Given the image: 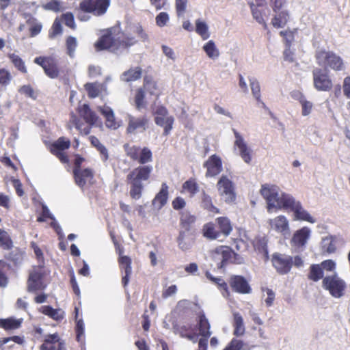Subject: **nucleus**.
Here are the masks:
<instances>
[{
	"mask_svg": "<svg viewBox=\"0 0 350 350\" xmlns=\"http://www.w3.org/2000/svg\"><path fill=\"white\" fill-rule=\"evenodd\" d=\"M295 214V217L297 220L306 221L310 223H314L315 219L306 211L304 209L299 203L298 206L293 211Z\"/></svg>",
	"mask_w": 350,
	"mask_h": 350,
	"instance_id": "obj_39",
	"label": "nucleus"
},
{
	"mask_svg": "<svg viewBox=\"0 0 350 350\" xmlns=\"http://www.w3.org/2000/svg\"><path fill=\"white\" fill-rule=\"evenodd\" d=\"M202 234L204 237L211 240L216 239L220 235V232L215 230L214 224L211 222L207 223L203 226Z\"/></svg>",
	"mask_w": 350,
	"mask_h": 350,
	"instance_id": "obj_41",
	"label": "nucleus"
},
{
	"mask_svg": "<svg viewBox=\"0 0 350 350\" xmlns=\"http://www.w3.org/2000/svg\"><path fill=\"white\" fill-rule=\"evenodd\" d=\"M98 111L105 118L106 127L113 130L120 127V124L116 120L113 111L110 107L107 105L99 107Z\"/></svg>",
	"mask_w": 350,
	"mask_h": 350,
	"instance_id": "obj_23",
	"label": "nucleus"
},
{
	"mask_svg": "<svg viewBox=\"0 0 350 350\" xmlns=\"http://www.w3.org/2000/svg\"><path fill=\"white\" fill-rule=\"evenodd\" d=\"M33 62L42 68L48 77L57 79L61 75L62 70L59 67V62L54 56L36 57Z\"/></svg>",
	"mask_w": 350,
	"mask_h": 350,
	"instance_id": "obj_6",
	"label": "nucleus"
},
{
	"mask_svg": "<svg viewBox=\"0 0 350 350\" xmlns=\"http://www.w3.org/2000/svg\"><path fill=\"white\" fill-rule=\"evenodd\" d=\"M203 167L206 169V177H213L223 170L221 159L217 154H213L204 163Z\"/></svg>",
	"mask_w": 350,
	"mask_h": 350,
	"instance_id": "obj_18",
	"label": "nucleus"
},
{
	"mask_svg": "<svg viewBox=\"0 0 350 350\" xmlns=\"http://www.w3.org/2000/svg\"><path fill=\"white\" fill-rule=\"evenodd\" d=\"M203 49L210 58L213 59L219 56V51L213 40H209L206 44H204Z\"/></svg>",
	"mask_w": 350,
	"mask_h": 350,
	"instance_id": "obj_52",
	"label": "nucleus"
},
{
	"mask_svg": "<svg viewBox=\"0 0 350 350\" xmlns=\"http://www.w3.org/2000/svg\"><path fill=\"white\" fill-rule=\"evenodd\" d=\"M128 124L126 127L127 133H135L136 131H145L149 124V120L146 116L135 117L129 115L128 117Z\"/></svg>",
	"mask_w": 350,
	"mask_h": 350,
	"instance_id": "obj_16",
	"label": "nucleus"
},
{
	"mask_svg": "<svg viewBox=\"0 0 350 350\" xmlns=\"http://www.w3.org/2000/svg\"><path fill=\"white\" fill-rule=\"evenodd\" d=\"M64 342L60 339L57 333L48 334L45 336L40 350H63Z\"/></svg>",
	"mask_w": 350,
	"mask_h": 350,
	"instance_id": "obj_19",
	"label": "nucleus"
},
{
	"mask_svg": "<svg viewBox=\"0 0 350 350\" xmlns=\"http://www.w3.org/2000/svg\"><path fill=\"white\" fill-rule=\"evenodd\" d=\"M156 24L157 26L162 27L167 25L169 21V15L167 12H160L155 18Z\"/></svg>",
	"mask_w": 350,
	"mask_h": 350,
	"instance_id": "obj_62",
	"label": "nucleus"
},
{
	"mask_svg": "<svg viewBox=\"0 0 350 350\" xmlns=\"http://www.w3.org/2000/svg\"><path fill=\"white\" fill-rule=\"evenodd\" d=\"M314 57L317 64L325 68H330L334 71H340L345 69L342 58L334 51L321 49L316 51Z\"/></svg>",
	"mask_w": 350,
	"mask_h": 350,
	"instance_id": "obj_5",
	"label": "nucleus"
},
{
	"mask_svg": "<svg viewBox=\"0 0 350 350\" xmlns=\"http://www.w3.org/2000/svg\"><path fill=\"white\" fill-rule=\"evenodd\" d=\"M229 285L232 291L239 294H249L252 288L247 280L239 275H232L228 280Z\"/></svg>",
	"mask_w": 350,
	"mask_h": 350,
	"instance_id": "obj_15",
	"label": "nucleus"
},
{
	"mask_svg": "<svg viewBox=\"0 0 350 350\" xmlns=\"http://www.w3.org/2000/svg\"><path fill=\"white\" fill-rule=\"evenodd\" d=\"M13 247V241L5 230L0 233V248L4 250H10Z\"/></svg>",
	"mask_w": 350,
	"mask_h": 350,
	"instance_id": "obj_49",
	"label": "nucleus"
},
{
	"mask_svg": "<svg viewBox=\"0 0 350 350\" xmlns=\"http://www.w3.org/2000/svg\"><path fill=\"white\" fill-rule=\"evenodd\" d=\"M187 6V0H176L175 8L178 16H183L186 10Z\"/></svg>",
	"mask_w": 350,
	"mask_h": 350,
	"instance_id": "obj_60",
	"label": "nucleus"
},
{
	"mask_svg": "<svg viewBox=\"0 0 350 350\" xmlns=\"http://www.w3.org/2000/svg\"><path fill=\"white\" fill-rule=\"evenodd\" d=\"M134 102L135 108L141 110L146 107V101L145 100V90L144 88H138L135 94Z\"/></svg>",
	"mask_w": 350,
	"mask_h": 350,
	"instance_id": "obj_43",
	"label": "nucleus"
},
{
	"mask_svg": "<svg viewBox=\"0 0 350 350\" xmlns=\"http://www.w3.org/2000/svg\"><path fill=\"white\" fill-rule=\"evenodd\" d=\"M89 140L92 146L96 148V150L100 152L102 159L103 161H106L109 159L108 150L106 147L100 143L99 139L94 135H91L89 137Z\"/></svg>",
	"mask_w": 350,
	"mask_h": 350,
	"instance_id": "obj_38",
	"label": "nucleus"
},
{
	"mask_svg": "<svg viewBox=\"0 0 350 350\" xmlns=\"http://www.w3.org/2000/svg\"><path fill=\"white\" fill-rule=\"evenodd\" d=\"M111 0H81L79 10L100 16L107 12Z\"/></svg>",
	"mask_w": 350,
	"mask_h": 350,
	"instance_id": "obj_8",
	"label": "nucleus"
},
{
	"mask_svg": "<svg viewBox=\"0 0 350 350\" xmlns=\"http://www.w3.org/2000/svg\"><path fill=\"white\" fill-rule=\"evenodd\" d=\"M124 150L127 157L137 162L139 165L131 170L126 177V183L129 186V196L131 199L137 200L142 196L144 183L151 178L153 167L146 165L152 161V152L148 147L125 144Z\"/></svg>",
	"mask_w": 350,
	"mask_h": 350,
	"instance_id": "obj_1",
	"label": "nucleus"
},
{
	"mask_svg": "<svg viewBox=\"0 0 350 350\" xmlns=\"http://www.w3.org/2000/svg\"><path fill=\"white\" fill-rule=\"evenodd\" d=\"M237 256L230 247L226 245L217 247L211 252V258L218 269H222L228 263L234 262L232 258Z\"/></svg>",
	"mask_w": 350,
	"mask_h": 350,
	"instance_id": "obj_10",
	"label": "nucleus"
},
{
	"mask_svg": "<svg viewBox=\"0 0 350 350\" xmlns=\"http://www.w3.org/2000/svg\"><path fill=\"white\" fill-rule=\"evenodd\" d=\"M252 12L253 17L256 19V21L260 24H262L263 25L264 29H267V24L263 17L265 13L258 8L254 7H252Z\"/></svg>",
	"mask_w": 350,
	"mask_h": 350,
	"instance_id": "obj_57",
	"label": "nucleus"
},
{
	"mask_svg": "<svg viewBox=\"0 0 350 350\" xmlns=\"http://www.w3.org/2000/svg\"><path fill=\"white\" fill-rule=\"evenodd\" d=\"M323 271L319 264H313L310 267V271L308 275L309 280L317 282L321 279H323Z\"/></svg>",
	"mask_w": 350,
	"mask_h": 350,
	"instance_id": "obj_40",
	"label": "nucleus"
},
{
	"mask_svg": "<svg viewBox=\"0 0 350 350\" xmlns=\"http://www.w3.org/2000/svg\"><path fill=\"white\" fill-rule=\"evenodd\" d=\"M216 223L219 229V232L225 236H228L232 230V226L230 219L226 217H219L216 219Z\"/></svg>",
	"mask_w": 350,
	"mask_h": 350,
	"instance_id": "obj_37",
	"label": "nucleus"
},
{
	"mask_svg": "<svg viewBox=\"0 0 350 350\" xmlns=\"http://www.w3.org/2000/svg\"><path fill=\"white\" fill-rule=\"evenodd\" d=\"M137 42L135 38L124 32L120 33L116 38L113 36L111 30H107L95 42L97 51L107 50L116 53L120 50L128 49Z\"/></svg>",
	"mask_w": 350,
	"mask_h": 350,
	"instance_id": "obj_2",
	"label": "nucleus"
},
{
	"mask_svg": "<svg viewBox=\"0 0 350 350\" xmlns=\"http://www.w3.org/2000/svg\"><path fill=\"white\" fill-rule=\"evenodd\" d=\"M174 119L172 116H156L154 118V122L156 124L163 127V135H168L170 131L172 129Z\"/></svg>",
	"mask_w": 350,
	"mask_h": 350,
	"instance_id": "obj_35",
	"label": "nucleus"
},
{
	"mask_svg": "<svg viewBox=\"0 0 350 350\" xmlns=\"http://www.w3.org/2000/svg\"><path fill=\"white\" fill-rule=\"evenodd\" d=\"M169 187L165 183L161 184L160 191L156 194L154 198L152 200V204L154 206H158L159 208H162L165 205L167 202L169 196Z\"/></svg>",
	"mask_w": 350,
	"mask_h": 350,
	"instance_id": "obj_28",
	"label": "nucleus"
},
{
	"mask_svg": "<svg viewBox=\"0 0 350 350\" xmlns=\"http://www.w3.org/2000/svg\"><path fill=\"white\" fill-rule=\"evenodd\" d=\"M322 286L334 297H341L346 288L345 282L336 273L325 276L322 280Z\"/></svg>",
	"mask_w": 350,
	"mask_h": 350,
	"instance_id": "obj_7",
	"label": "nucleus"
},
{
	"mask_svg": "<svg viewBox=\"0 0 350 350\" xmlns=\"http://www.w3.org/2000/svg\"><path fill=\"white\" fill-rule=\"evenodd\" d=\"M299 101L301 105L302 115L304 116L309 115L312 109V103L310 101H308L302 94H300Z\"/></svg>",
	"mask_w": 350,
	"mask_h": 350,
	"instance_id": "obj_55",
	"label": "nucleus"
},
{
	"mask_svg": "<svg viewBox=\"0 0 350 350\" xmlns=\"http://www.w3.org/2000/svg\"><path fill=\"white\" fill-rule=\"evenodd\" d=\"M271 20L272 25L275 28H282L286 26L289 20V12L287 10L278 11Z\"/></svg>",
	"mask_w": 350,
	"mask_h": 350,
	"instance_id": "obj_32",
	"label": "nucleus"
},
{
	"mask_svg": "<svg viewBox=\"0 0 350 350\" xmlns=\"http://www.w3.org/2000/svg\"><path fill=\"white\" fill-rule=\"evenodd\" d=\"M70 144L69 139L60 137L50 145L49 151L62 163H68L69 162L68 156L64 151L70 147Z\"/></svg>",
	"mask_w": 350,
	"mask_h": 350,
	"instance_id": "obj_12",
	"label": "nucleus"
},
{
	"mask_svg": "<svg viewBox=\"0 0 350 350\" xmlns=\"http://www.w3.org/2000/svg\"><path fill=\"white\" fill-rule=\"evenodd\" d=\"M142 69L139 67L131 68L128 70L123 72L122 80L125 82L135 81L142 77Z\"/></svg>",
	"mask_w": 350,
	"mask_h": 350,
	"instance_id": "obj_36",
	"label": "nucleus"
},
{
	"mask_svg": "<svg viewBox=\"0 0 350 350\" xmlns=\"http://www.w3.org/2000/svg\"><path fill=\"white\" fill-rule=\"evenodd\" d=\"M144 90L150 95L154 96L157 98L161 94V90L157 81H155L151 76H146L144 78Z\"/></svg>",
	"mask_w": 350,
	"mask_h": 350,
	"instance_id": "obj_30",
	"label": "nucleus"
},
{
	"mask_svg": "<svg viewBox=\"0 0 350 350\" xmlns=\"http://www.w3.org/2000/svg\"><path fill=\"white\" fill-rule=\"evenodd\" d=\"M23 319H16L14 317L0 319V327L5 331L17 329L21 327Z\"/></svg>",
	"mask_w": 350,
	"mask_h": 350,
	"instance_id": "obj_33",
	"label": "nucleus"
},
{
	"mask_svg": "<svg viewBox=\"0 0 350 350\" xmlns=\"http://www.w3.org/2000/svg\"><path fill=\"white\" fill-rule=\"evenodd\" d=\"M179 215L180 230L176 237V241L178 247L183 251H186L191 247L189 236L195 226L197 217L188 211L180 212Z\"/></svg>",
	"mask_w": 350,
	"mask_h": 350,
	"instance_id": "obj_4",
	"label": "nucleus"
},
{
	"mask_svg": "<svg viewBox=\"0 0 350 350\" xmlns=\"http://www.w3.org/2000/svg\"><path fill=\"white\" fill-rule=\"evenodd\" d=\"M202 207L213 213H219V209L213 204L212 199L204 191L202 192Z\"/></svg>",
	"mask_w": 350,
	"mask_h": 350,
	"instance_id": "obj_45",
	"label": "nucleus"
},
{
	"mask_svg": "<svg viewBox=\"0 0 350 350\" xmlns=\"http://www.w3.org/2000/svg\"><path fill=\"white\" fill-rule=\"evenodd\" d=\"M234 332L233 334L236 336H240L245 333V327L243 325V319L239 313L234 314Z\"/></svg>",
	"mask_w": 350,
	"mask_h": 350,
	"instance_id": "obj_42",
	"label": "nucleus"
},
{
	"mask_svg": "<svg viewBox=\"0 0 350 350\" xmlns=\"http://www.w3.org/2000/svg\"><path fill=\"white\" fill-rule=\"evenodd\" d=\"M310 236V230L308 227H303L293 234L291 240V245L295 249L304 248Z\"/></svg>",
	"mask_w": 350,
	"mask_h": 350,
	"instance_id": "obj_20",
	"label": "nucleus"
},
{
	"mask_svg": "<svg viewBox=\"0 0 350 350\" xmlns=\"http://www.w3.org/2000/svg\"><path fill=\"white\" fill-rule=\"evenodd\" d=\"M243 346V341L233 338L224 350H241Z\"/></svg>",
	"mask_w": 350,
	"mask_h": 350,
	"instance_id": "obj_64",
	"label": "nucleus"
},
{
	"mask_svg": "<svg viewBox=\"0 0 350 350\" xmlns=\"http://www.w3.org/2000/svg\"><path fill=\"white\" fill-rule=\"evenodd\" d=\"M62 20L66 26L70 28L72 30H75L77 25L75 21L74 15L72 12H68L62 14Z\"/></svg>",
	"mask_w": 350,
	"mask_h": 350,
	"instance_id": "obj_54",
	"label": "nucleus"
},
{
	"mask_svg": "<svg viewBox=\"0 0 350 350\" xmlns=\"http://www.w3.org/2000/svg\"><path fill=\"white\" fill-rule=\"evenodd\" d=\"M183 189L187 191L190 197L194 196L199 190V186L194 178H189L183 184Z\"/></svg>",
	"mask_w": 350,
	"mask_h": 350,
	"instance_id": "obj_47",
	"label": "nucleus"
},
{
	"mask_svg": "<svg viewBox=\"0 0 350 350\" xmlns=\"http://www.w3.org/2000/svg\"><path fill=\"white\" fill-rule=\"evenodd\" d=\"M85 90L88 93V96L90 98H94L99 96L100 93V87L95 83H88L85 85Z\"/></svg>",
	"mask_w": 350,
	"mask_h": 350,
	"instance_id": "obj_51",
	"label": "nucleus"
},
{
	"mask_svg": "<svg viewBox=\"0 0 350 350\" xmlns=\"http://www.w3.org/2000/svg\"><path fill=\"white\" fill-rule=\"evenodd\" d=\"M4 257L7 261L12 263L14 266L18 265L22 260L21 254L18 252L14 251L8 253L4 256Z\"/></svg>",
	"mask_w": 350,
	"mask_h": 350,
	"instance_id": "obj_56",
	"label": "nucleus"
},
{
	"mask_svg": "<svg viewBox=\"0 0 350 350\" xmlns=\"http://www.w3.org/2000/svg\"><path fill=\"white\" fill-rule=\"evenodd\" d=\"M297 29L281 31L280 35L283 38L285 47H291L295 39V33Z\"/></svg>",
	"mask_w": 350,
	"mask_h": 350,
	"instance_id": "obj_50",
	"label": "nucleus"
},
{
	"mask_svg": "<svg viewBox=\"0 0 350 350\" xmlns=\"http://www.w3.org/2000/svg\"><path fill=\"white\" fill-rule=\"evenodd\" d=\"M198 328L200 336L209 338L211 335V325L204 312L198 314Z\"/></svg>",
	"mask_w": 350,
	"mask_h": 350,
	"instance_id": "obj_27",
	"label": "nucleus"
},
{
	"mask_svg": "<svg viewBox=\"0 0 350 350\" xmlns=\"http://www.w3.org/2000/svg\"><path fill=\"white\" fill-rule=\"evenodd\" d=\"M260 193L267 201L269 212L273 208L289 209L293 211L300 203L296 202L292 196L288 194L282 193L280 196L279 188L275 185H262Z\"/></svg>",
	"mask_w": 350,
	"mask_h": 350,
	"instance_id": "obj_3",
	"label": "nucleus"
},
{
	"mask_svg": "<svg viewBox=\"0 0 350 350\" xmlns=\"http://www.w3.org/2000/svg\"><path fill=\"white\" fill-rule=\"evenodd\" d=\"M314 86L318 91H329L332 88V81L328 74L321 68L312 71Z\"/></svg>",
	"mask_w": 350,
	"mask_h": 350,
	"instance_id": "obj_14",
	"label": "nucleus"
},
{
	"mask_svg": "<svg viewBox=\"0 0 350 350\" xmlns=\"http://www.w3.org/2000/svg\"><path fill=\"white\" fill-rule=\"evenodd\" d=\"M196 31L203 40H207L210 36L207 25L199 19L196 21Z\"/></svg>",
	"mask_w": 350,
	"mask_h": 350,
	"instance_id": "obj_48",
	"label": "nucleus"
},
{
	"mask_svg": "<svg viewBox=\"0 0 350 350\" xmlns=\"http://www.w3.org/2000/svg\"><path fill=\"white\" fill-rule=\"evenodd\" d=\"M338 239L336 236H327L323 239L322 251L328 254L335 253L337 250Z\"/></svg>",
	"mask_w": 350,
	"mask_h": 350,
	"instance_id": "obj_31",
	"label": "nucleus"
},
{
	"mask_svg": "<svg viewBox=\"0 0 350 350\" xmlns=\"http://www.w3.org/2000/svg\"><path fill=\"white\" fill-rule=\"evenodd\" d=\"M271 262L279 274H287L290 272L293 267V257L280 253H275L272 256Z\"/></svg>",
	"mask_w": 350,
	"mask_h": 350,
	"instance_id": "obj_13",
	"label": "nucleus"
},
{
	"mask_svg": "<svg viewBox=\"0 0 350 350\" xmlns=\"http://www.w3.org/2000/svg\"><path fill=\"white\" fill-rule=\"evenodd\" d=\"M12 78L9 70L5 68H0V85L3 87L7 86L10 84Z\"/></svg>",
	"mask_w": 350,
	"mask_h": 350,
	"instance_id": "obj_58",
	"label": "nucleus"
},
{
	"mask_svg": "<svg viewBox=\"0 0 350 350\" xmlns=\"http://www.w3.org/2000/svg\"><path fill=\"white\" fill-rule=\"evenodd\" d=\"M73 175L75 183L81 188L85 187L87 180L90 181L94 178V173L90 168L73 170Z\"/></svg>",
	"mask_w": 350,
	"mask_h": 350,
	"instance_id": "obj_24",
	"label": "nucleus"
},
{
	"mask_svg": "<svg viewBox=\"0 0 350 350\" xmlns=\"http://www.w3.org/2000/svg\"><path fill=\"white\" fill-rule=\"evenodd\" d=\"M220 196L224 197L226 202H233L236 200L235 187L232 181L226 176L222 175L217 183Z\"/></svg>",
	"mask_w": 350,
	"mask_h": 350,
	"instance_id": "obj_11",
	"label": "nucleus"
},
{
	"mask_svg": "<svg viewBox=\"0 0 350 350\" xmlns=\"http://www.w3.org/2000/svg\"><path fill=\"white\" fill-rule=\"evenodd\" d=\"M41 311L44 314L56 321L62 320L64 318V315L60 312V310L54 309L50 306H42Z\"/></svg>",
	"mask_w": 350,
	"mask_h": 350,
	"instance_id": "obj_44",
	"label": "nucleus"
},
{
	"mask_svg": "<svg viewBox=\"0 0 350 350\" xmlns=\"http://www.w3.org/2000/svg\"><path fill=\"white\" fill-rule=\"evenodd\" d=\"M233 133L235 137L234 146L239 148V154L243 161L249 163L252 159L250 149L247 147L243 137L237 130L233 129Z\"/></svg>",
	"mask_w": 350,
	"mask_h": 350,
	"instance_id": "obj_22",
	"label": "nucleus"
},
{
	"mask_svg": "<svg viewBox=\"0 0 350 350\" xmlns=\"http://www.w3.org/2000/svg\"><path fill=\"white\" fill-rule=\"evenodd\" d=\"M7 56L10 62L18 72L23 75H27L28 73L25 62L19 55L13 53H8Z\"/></svg>",
	"mask_w": 350,
	"mask_h": 350,
	"instance_id": "obj_34",
	"label": "nucleus"
},
{
	"mask_svg": "<svg viewBox=\"0 0 350 350\" xmlns=\"http://www.w3.org/2000/svg\"><path fill=\"white\" fill-rule=\"evenodd\" d=\"M46 272L44 267L38 266L33 267L30 271L27 281V289L29 293H36L45 289L46 285L44 283V278Z\"/></svg>",
	"mask_w": 350,
	"mask_h": 350,
	"instance_id": "obj_9",
	"label": "nucleus"
},
{
	"mask_svg": "<svg viewBox=\"0 0 350 350\" xmlns=\"http://www.w3.org/2000/svg\"><path fill=\"white\" fill-rule=\"evenodd\" d=\"M172 329L173 332L179 335L180 337L187 338L193 342L196 341L198 334L191 324L176 322L173 323Z\"/></svg>",
	"mask_w": 350,
	"mask_h": 350,
	"instance_id": "obj_17",
	"label": "nucleus"
},
{
	"mask_svg": "<svg viewBox=\"0 0 350 350\" xmlns=\"http://www.w3.org/2000/svg\"><path fill=\"white\" fill-rule=\"evenodd\" d=\"M24 18L26 19V23L29 26L30 37H35L38 35L42 28V24L30 14H25Z\"/></svg>",
	"mask_w": 350,
	"mask_h": 350,
	"instance_id": "obj_29",
	"label": "nucleus"
},
{
	"mask_svg": "<svg viewBox=\"0 0 350 350\" xmlns=\"http://www.w3.org/2000/svg\"><path fill=\"white\" fill-rule=\"evenodd\" d=\"M269 224L272 229L283 235L289 232L288 221L284 215H279L270 219Z\"/></svg>",
	"mask_w": 350,
	"mask_h": 350,
	"instance_id": "obj_25",
	"label": "nucleus"
},
{
	"mask_svg": "<svg viewBox=\"0 0 350 350\" xmlns=\"http://www.w3.org/2000/svg\"><path fill=\"white\" fill-rule=\"evenodd\" d=\"M10 341H13L18 345H22L24 342V339L23 337H21L19 336H14L11 337L0 338V349L1 350H4L5 348L3 345Z\"/></svg>",
	"mask_w": 350,
	"mask_h": 350,
	"instance_id": "obj_59",
	"label": "nucleus"
},
{
	"mask_svg": "<svg viewBox=\"0 0 350 350\" xmlns=\"http://www.w3.org/2000/svg\"><path fill=\"white\" fill-rule=\"evenodd\" d=\"M75 319L77 321L75 332H76V338L77 341H81V337L84 335V323L82 319L77 320L78 318V312L79 310L77 308H75Z\"/></svg>",
	"mask_w": 350,
	"mask_h": 350,
	"instance_id": "obj_53",
	"label": "nucleus"
},
{
	"mask_svg": "<svg viewBox=\"0 0 350 350\" xmlns=\"http://www.w3.org/2000/svg\"><path fill=\"white\" fill-rule=\"evenodd\" d=\"M65 45L66 49V54L70 57H74L75 51L78 45L77 38L72 36H68L65 41Z\"/></svg>",
	"mask_w": 350,
	"mask_h": 350,
	"instance_id": "obj_46",
	"label": "nucleus"
},
{
	"mask_svg": "<svg viewBox=\"0 0 350 350\" xmlns=\"http://www.w3.org/2000/svg\"><path fill=\"white\" fill-rule=\"evenodd\" d=\"M321 267L323 271L325 270L327 271H334L336 268V262L332 260H325L319 264Z\"/></svg>",
	"mask_w": 350,
	"mask_h": 350,
	"instance_id": "obj_63",
	"label": "nucleus"
},
{
	"mask_svg": "<svg viewBox=\"0 0 350 350\" xmlns=\"http://www.w3.org/2000/svg\"><path fill=\"white\" fill-rule=\"evenodd\" d=\"M250 87L252 92V94L257 100L258 102L260 100V88L259 83L256 80H250Z\"/></svg>",
	"mask_w": 350,
	"mask_h": 350,
	"instance_id": "obj_61",
	"label": "nucleus"
},
{
	"mask_svg": "<svg viewBox=\"0 0 350 350\" xmlns=\"http://www.w3.org/2000/svg\"><path fill=\"white\" fill-rule=\"evenodd\" d=\"M121 253L122 251H120L118 264L121 271L124 273V275H123L122 278V284L124 286H126L129 283L130 276L132 273V260L129 256L122 255Z\"/></svg>",
	"mask_w": 350,
	"mask_h": 350,
	"instance_id": "obj_21",
	"label": "nucleus"
},
{
	"mask_svg": "<svg viewBox=\"0 0 350 350\" xmlns=\"http://www.w3.org/2000/svg\"><path fill=\"white\" fill-rule=\"evenodd\" d=\"M78 113L86 123L90 126L94 125L98 120L96 112L92 110L88 104H83L78 109Z\"/></svg>",
	"mask_w": 350,
	"mask_h": 350,
	"instance_id": "obj_26",
	"label": "nucleus"
}]
</instances>
